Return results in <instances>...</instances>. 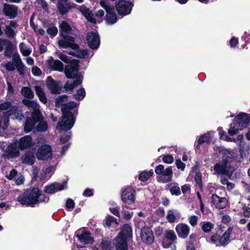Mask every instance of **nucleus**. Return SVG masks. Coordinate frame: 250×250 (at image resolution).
Segmentation results:
<instances>
[{
  "mask_svg": "<svg viewBox=\"0 0 250 250\" xmlns=\"http://www.w3.org/2000/svg\"><path fill=\"white\" fill-rule=\"evenodd\" d=\"M62 115L60 121L58 123L57 128L59 130H67L72 128L75 123V118L70 110H55L54 113H51L50 118L53 122H56L58 117Z\"/></svg>",
  "mask_w": 250,
  "mask_h": 250,
  "instance_id": "nucleus-1",
  "label": "nucleus"
},
{
  "mask_svg": "<svg viewBox=\"0 0 250 250\" xmlns=\"http://www.w3.org/2000/svg\"><path fill=\"white\" fill-rule=\"evenodd\" d=\"M26 119L24 128L26 132L31 131L37 124L36 129L39 131H45L48 128L47 123L42 120L40 110H33L30 116L26 117Z\"/></svg>",
  "mask_w": 250,
  "mask_h": 250,
  "instance_id": "nucleus-2",
  "label": "nucleus"
},
{
  "mask_svg": "<svg viewBox=\"0 0 250 250\" xmlns=\"http://www.w3.org/2000/svg\"><path fill=\"white\" fill-rule=\"evenodd\" d=\"M38 196L39 188H34L31 190L27 189L18 196L17 201L21 205L34 207L38 202Z\"/></svg>",
  "mask_w": 250,
  "mask_h": 250,
  "instance_id": "nucleus-3",
  "label": "nucleus"
},
{
  "mask_svg": "<svg viewBox=\"0 0 250 250\" xmlns=\"http://www.w3.org/2000/svg\"><path fill=\"white\" fill-rule=\"evenodd\" d=\"M155 171L156 174L164 176L160 177L161 182L167 183L172 181L173 171L171 167L165 168L163 165H159L155 167Z\"/></svg>",
  "mask_w": 250,
  "mask_h": 250,
  "instance_id": "nucleus-4",
  "label": "nucleus"
},
{
  "mask_svg": "<svg viewBox=\"0 0 250 250\" xmlns=\"http://www.w3.org/2000/svg\"><path fill=\"white\" fill-rule=\"evenodd\" d=\"M62 39L58 41V44L61 48H70L73 50H78L80 46L76 43L75 38L68 35H62L61 34Z\"/></svg>",
  "mask_w": 250,
  "mask_h": 250,
  "instance_id": "nucleus-5",
  "label": "nucleus"
},
{
  "mask_svg": "<svg viewBox=\"0 0 250 250\" xmlns=\"http://www.w3.org/2000/svg\"><path fill=\"white\" fill-rule=\"evenodd\" d=\"M133 6V3L130 1L119 0L116 2L115 7L119 15L125 16L129 14Z\"/></svg>",
  "mask_w": 250,
  "mask_h": 250,
  "instance_id": "nucleus-6",
  "label": "nucleus"
},
{
  "mask_svg": "<svg viewBox=\"0 0 250 250\" xmlns=\"http://www.w3.org/2000/svg\"><path fill=\"white\" fill-rule=\"evenodd\" d=\"M86 39L87 44L90 48L93 50L97 49L100 45V38L98 32L90 31L87 33Z\"/></svg>",
  "mask_w": 250,
  "mask_h": 250,
  "instance_id": "nucleus-7",
  "label": "nucleus"
},
{
  "mask_svg": "<svg viewBox=\"0 0 250 250\" xmlns=\"http://www.w3.org/2000/svg\"><path fill=\"white\" fill-rule=\"evenodd\" d=\"M231 167L225 161L221 160L217 163L213 167L214 174L218 175H228L231 171Z\"/></svg>",
  "mask_w": 250,
  "mask_h": 250,
  "instance_id": "nucleus-8",
  "label": "nucleus"
},
{
  "mask_svg": "<svg viewBox=\"0 0 250 250\" xmlns=\"http://www.w3.org/2000/svg\"><path fill=\"white\" fill-rule=\"evenodd\" d=\"M52 149L50 146L44 145L40 147L37 152L36 156L38 159L47 160L52 157Z\"/></svg>",
  "mask_w": 250,
  "mask_h": 250,
  "instance_id": "nucleus-9",
  "label": "nucleus"
},
{
  "mask_svg": "<svg viewBox=\"0 0 250 250\" xmlns=\"http://www.w3.org/2000/svg\"><path fill=\"white\" fill-rule=\"evenodd\" d=\"M60 82L53 79L51 76H48L46 81V84L47 88L53 94H59L62 91V86L60 85Z\"/></svg>",
  "mask_w": 250,
  "mask_h": 250,
  "instance_id": "nucleus-10",
  "label": "nucleus"
},
{
  "mask_svg": "<svg viewBox=\"0 0 250 250\" xmlns=\"http://www.w3.org/2000/svg\"><path fill=\"white\" fill-rule=\"evenodd\" d=\"M234 119L240 129L247 128L250 125V115L246 113H240Z\"/></svg>",
  "mask_w": 250,
  "mask_h": 250,
  "instance_id": "nucleus-11",
  "label": "nucleus"
},
{
  "mask_svg": "<svg viewBox=\"0 0 250 250\" xmlns=\"http://www.w3.org/2000/svg\"><path fill=\"white\" fill-rule=\"evenodd\" d=\"M141 238L143 242L150 245L154 242V235L150 228L147 227H143L141 230Z\"/></svg>",
  "mask_w": 250,
  "mask_h": 250,
  "instance_id": "nucleus-12",
  "label": "nucleus"
},
{
  "mask_svg": "<svg viewBox=\"0 0 250 250\" xmlns=\"http://www.w3.org/2000/svg\"><path fill=\"white\" fill-rule=\"evenodd\" d=\"M135 191L131 188L125 189L122 194V199L124 202L127 205L134 203L135 200Z\"/></svg>",
  "mask_w": 250,
  "mask_h": 250,
  "instance_id": "nucleus-13",
  "label": "nucleus"
},
{
  "mask_svg": "<svg viewBox=\"0 0 250 250\" xmlns=\"http://www.w3.org/2000/svg\"><path fill=\"white\" fill-rule=\"evenodd\" d=\"M2 11L6 17L13 19L18 15V7L15 5L6 3L3 4Z\"/></svg>",
  "mask_w": 250,
  "mask_h": 250,
  "instance_id": "nucleus-14",
  "label": "nucleus"
},
{
  "mask_svg": "<svg viewBox=\"0 0 250 250\" xmlns=\"http://www.w3.org/2000/svg\"><path fill=\"white\" fill-rule=\"evenodd\" d=\"M19 148L16 145H9L3 153V156L7 159L13 158L19 155Z\"/></svg>",
  "mask_w": 250,
  "mask_h": 250,
  "instance_id": "nucleus-15",
  "label": "nucleus"
},
{
  "mask_svg": "<svg viewBox=\"0 0 250 250\" xmlns=\"http://www.w3.org/2000/svg\"><path fill=\"white\" fill-rule=\"evenodd\" d=\"M176 232L180 238L186 239L189 233V227L184 223H179L175 227Z\"/></svg>",
  "mask_w": 250,
  "mask_h": 250,
  "instance_id": "nucleus-16",
  "label": "nucleus"
},
{
  "mask_svg": "<svg viewBox=\"0 0 250 250\" xmlns=\"http://www.w3.org/2000/svg\"><path fill=\"white\" fill-rule=\"evenodd\" d=\"M211 199L212 203L219 209L225 208L227 205V200L225 197H220L216 194H212Z\"/></svg>",
  "mask_w": 250,
  "mask_h": 250,
  "instance_id": "nucleus-17",
  "label": "nucleus"
},
{
  "mask_svg": "<svg viewBox=\"0 0 250 250\" xmlns=\"http://www.w3.org/2000/svg\"><path fill=\"white\" fill-rule=\"evenodd\" d=\"M114 11V7L112 8L106 7L105 8L106 15L105 20L107 24H113L117 22L118 19Z\"/></svg>",
  "mask_w": 250,
  "mask_h": 250,
  "instance_id": "nucleus-18",
  "label": "nucleus"
},
{
  "mask_svg": "<svg viewBox=\"0 0 250 250\" xmlns=\"http://www.w3.org/2000/svg\"><path fill=\"white\" fill-rule=\"evenodd\" d=\"M76 236L81 243L89 244L93 242V239L89 232L83 230H78L77 231Z\"/></svg>",
  "mask_w": 250,
  "mask_h": 250,
  "instance_id": "nucleus-19",
  "label": "nucleus"
},
{
  "mask_svg": "<svg viewBox=\"0 0 250 250\" xmlns=\"http://www.w3.org/2000/svg\"><path fill=\"white\" fill-rule=\"evenodd\" d=\"M47 65L49 68L55 71L62 72L63 70V64L59 60H54L52 57L47 61Z\"/></svg>",
  "mask_w": 250,
  "mask_h": 250,
  "instance_id": "nucleus-20",
  "label": "nucleus"
},
{
  "mask_svg": "<svg viewBox=\"0 0 250 250\" xmlns=\"http://www.w3.org/2000/svg\"><path fill=\"white\" fill-rule=\"evenodd\" d=\"M66 188V182L64 181L62 184L55 183L50 186H46L44 188V191L48 193H54L56 191L62 190Z\"/></svg>",
  "mask_w": 250,
  "mask_h": 250,
  "instance_id": "nucleus-21",
  "label": "nucleus"
},
{
  "mask_svg": "<svg viewBox=\"0 0 250 250\" xmlns=\"http://www.w3.org/2000/svg\"><path fill=\"white\" fill-rule=\"evenodd\" d=\"M114 245L116 250H127V240L117 236L114 239Z\"/></svg>",
  "mask_w": 250,
  "mask_h": 250,
  "instance_id": "nucleus-22",
  "label": "nucleus"
},
{
  "mask_svg": "<svg viewBox=\"0 0 250 250\" xmlns=\"http://www.w3.org/2000/svg\"><path fill=\"white\" fill-rule=\"evenodd\" d=\"M220 152L223 155L222 161H225L228 164L233 162L236 158V155L232 151H230L227 149H223Z\"/></svg>",
  "mask_w": 250,
  "mask_h": 250,
  "instance_id": "nucleus-23",
  "label": "nucleus"
},
{
  "mask_svg": "<svg viewBox=\"0 0 250 250\" xmlns=\"http://www.w3.org/2000/svg\"><path fill=\"white\" fill-rule=\"evenodd\" d=\"M19 145L21 150L30 147L33 145L31 137L26 135L21 137L19 140Z\"/></svg>",
  "mask_w": 250,
  "mask_h": 250,
  "instance_id": "nucleus-24",
  "label": "nucleus"
},
{
  "mask_svg": "<svg viewBox=\"0 0 250 250\" xmlns=\"http://www.w3.org/2000/svg\"><path fill=\"white\" fill-rule=\"evenodd\" d=\"M80 11L88 21L92 23H96V20L93 18L92 13L85 6L83 5L81 7Z\"/></svg>",
  "mask_w": 250,
  "mask_h": 250,
  "instance_id": "nucleus-25",
  "label": "nucleus"
},
{
  "mask_svg": "<svg viewBox=\"0 0 250 250\" xmlns=\"http://www.w3.org/2000/svg\"><path fill=\"white\" fill-rule=\"evenodd\" d=\"M132 229L130 226L128 224H125L123 226L121 232L118 236H121L122 238L127 239L131 237Z\"/></svg>",
  "mask_w": 250,
  "mask_h": 250,
  "instance_id": "nucleus-26",
  "label": "nucleus"
},
{
  "mask_svg": "<svg viewBox=\"0 0 250 250\" xmlns=\"http://www.w3.org/2000/svg\"><path fill=\"white\" fill-rule=\"evenodd\" d=\"M72 28L71 25L66 21H62L60 25V35H68L71 33Z\"/></svg>",
  "mask_w": 250,
  "mask_h": 250,
  "instance_id": "nucleus-27",
  "label": "nucleus"
},
{
  "mask_svg": "<svg viewBox=\"0 0 250 250\" xmlns=\"http://www.w3.org/2000/svg\"><path fill=\"white\" fill-rule=\"evenodd\" d=\"M36 95L38 96L40 101L43 104H46L47 99L43 89L39 85L34 87Z\"/></svg>",
  "mask_w": 250,
  "mask_h": 250,
  "instance_id": "nucleus-28",
  "label": "nucleus"
},
{
  "mask_svg": "<svg viewBox=\"0 0 250 250\" xmlns=\"http://www.w3.org/2000/svg\"><path fill=\"white\" fill-rule=\"evenodd\" d=\"M22 163L32 165L35 161V157L32 152H27L25 153L21 158Z\"/></svg>",
  "mask_w": 250,
  "mask_h": 250,
  "instance_id": "nucleus-29",
  "label": "nucleus"
},
{
  "mask_svg": "<svg viewBox=\"0 0 250 250\" xmlns=\"http://www.w3.org/2000/svg\"><path fill=\"white\" fill-rule=\"evenodd\" d=\"M69 97L67 95H62L59 96L55 100V104L56 107H63L64 104H65L66 102L68 100Z\"/></svg>",
  "mask_w": 250,
  "mask_h": 250,
  "instance_id": "nucleus-30",
  "label": "nucleus"
},
{
  "mask_svg": "<svg viewBox=\"0 0 250 250\" xmlns=\"http://www.w3.org/2000/svg\"><path fill=\"white\" fill-rule=\"evenodd\" d=\"M78 72V70L69 65H66L65 66L64 73L67 79L74 78V77H76V74H77L76 73H75V72L77 73Z\"/></svg>",
  "mask_w": 250,
  "mask_h": 250,
  "instance_id": "nucleus-31",
  "label": "nucleus"
},
{
  "mask_svg": "<svg viewBox=\"0 0 250 250\" xmlns=\"http://www.w3.org/2000/svg\"><path fill=\"white\" fill-rule=\"evenodd\" d=\"M232 231V228L229 227L224 232L222 236L221 237H220L219 243L220 245H224L227 243L229 239Z\"/></svg>",
  "mask_w": 250,
  "mask_h": 250,
  "instance_id": "nucleus-32",
  "label": "nucleus"
},
{
  "mask_svg": "<svg viewBox=\"0 0 250 250\" xmlns=\"http://www.w3.org/2000/svg\"><path fill=\"white\" fill-rule=\"evenodd\" d=\"M21 92L22 95L29 99H32L34 96V92L30 87H22Z\"/></svg>",
  "mask_w": 250,
  "mask_h": 250,
  "instance_id": "nucleus-33",
  "label": "nucleus"
},
{
  "mask_svg": "<svg viewBox=\"0 0 250 250\" xmlns=\"http://www.w3.org/2000/svg\"><path fill=\"white\" fill-rule=\"evenodd\" d=\"M57 8L60 13L61 15H64L66 14L72 7L69 4H66V6H65L61 1H59L57 4Z\"/></svg>",
  "mask_w": 250,
  "mask_h": 250,
  "instance_id": "nucleus-34",
  "label": "nucleus"
},
{
  "mask_svg": "<svg viewBox=\"0 0 250 250\" xmlns=\"http://www.w3.org/2000/svg\"><path fill=\"white\" fill-rule=\"evenodd\" d=\"M22 103L28 108H32V109H40V105L36 102L30 100L28 99H24L22 101Z\"/></svg>",
  "mask_w": 250,
  "mask_h": 250,
  "instance_id": "nucleus-35",
  "label": "nucleus"
},
{
  "mask_svg": "<svg viewBox=\"0 0 250 250\" xmlns=\"http://www.w3.org/2000/svg\"><path fill=\"white\" fill-rule=\"evenodd\" d=\"M100 248L102 250H112L111 241L108 238L103 239L100 245Z\"/></svg>",
  "mask_w": 250,
  "mask_h": 250,
  "instance_id": "nucleus-36",
  "label": "nucleus"
},
{
  "mask_svg": "<svg viewBox=\"0 0 250 250\" xmlns=\"http://www.w3.org/2000/svg\"><path fill=\"white\" fill-rule=\"evenodd\" d=\"M14 51V45L10 41H8L4 52V55L7 58H11Z\"/></svg>",
  "mask_w": 250,
  "mask_h": 250,
  "instance_id": "nucleus-37",
  "label": "nucleus"
},
{
  "mask_svg": "<svg viewBox=\"0 0 250 250\" xmlns=\"http://www.w3.org/2000/svg\"><path fill=\"white\" fill-rule=\"evenodd\" d=\"M86 95V92L85 89L83 87H81V88L78 89L77 90L76 93L73 94V98L75 99L81 101L85 97Z\"/></svg>",
  "mask_w": 250,
  "mask_h": 250,
  "instance_id": "nucleus-38",
  "label": "nucleus"
},
{
  "mask_svg": "<svg viewBox=\"0 0 250 250\" xmlns=\"http://www.w3.org/2000/svg\"><path fill=\"white\" fill-rule=\"evenodd\" d=\"M52 167H47L42 169L40 173V178L41 180H44L50 177V173L52 170Z\"/></svg>",
  "mask_w": 250,
  "mask_h": 250,
  "instance_id": "nucleus-39",
  "label": "nucleus"
},
{
  "mask_svg": "<svg viewBox=\"0 0 250 250\" xmlns=\"http://www.w3.org/2000/svg\"><path fill=\"white\" fill-rule=\"evenodd\" d=\"M19 49L22 55L25 57L29 56L31 52V50L27 48L26 44L23 42L20 43Z\"/></svg>",
  "mask_w": 250,
  "mask_h": 250,
  "instance_id": "nucleus-40",
  "label": "nucleus"
},
{
  "mask_svg": "<svg viewBox=\"0 0 250 250\" xmlns=\"http://www.w3.org/2000/svg\"><path fill=\"white\" fill-rule=\"evenodd\" d=\"M210 132H208L201 135L198 140L199 145H201L204 143H209L210 138Z\"/></svg>",
  "mask_w": 250,
  "mask_h": 250,
  "instance_id": "nucleus-41",
  "label": "nucleus"
},
{
  "mask_svg": "<svg viewBox=\"0 0 250 250\" xmlns=\"http://www.w3.org/2000/svg\"><path fill=\"white\" fill-rule=\"evenodd\" d=\"M79 103L77 104L74 101H70L64 104L63 107H62L61 109H73L74 108H78Z\"/></svg>",
  "mask_w": 250,
  "mask_h": 250,
  "instance_id": "nucleus-42",
  "label": "nucleus"
},
{
  "mask_svg": "<svg viewBox=\"0 0 250 250\" xmlns=\"http://www.w3.org/2000/svg\"><path fill=\"white\" fill-rule=\"evenodd\" d=\"M0 109H18V107L12 106L10 102H5L0 104Z\"/></svg>",
  "mask_w": 250,
  "mask_h": 250,
  "instance_id": "nucleus-43",
  "label": "nucleus"
},
{
  "mask_svg": "<svg viewBox=\"0 0 250 250\" xmlns=\"http://www.w3.org/2000/svg\"><path fill=\"white\" fill-rule=\"evenodd\" d=\"M165 237L170 241H174L177 239V236L174 232L172 230H167L165 233Z\"/></svg>",
  "mask_w": 250,
  "mask_h": 250,
  "instance_id": "nucleus-44",
  "label": "nucleus"
},
{
  "mask_svg": "<svg viewBox=\"0 0 250 250\" xmlns=\"http://www.w3.org/2000/svg\"><path fill=\"white\" fill-rule=\"evenodd\" d=\"M153 174L152 171L142 172L139 176V179L142 181H146Z\"/></svg>",
  "mask_w": 250,
  "mask_h": 250,
  "instance_id": "nucleus-45",
  "label": "nucleus"
},
{
  "mask_svg": "<svg viewBox=\"0 0 250 250\" xmlns=\"http://www.w3.org/2000/svg\"><path fill=\"white\" fill-rule=\"evenodd\" d=\"M213 227V225L209 222H204L202 225V229L205 232H208Z\"/></svg>",
  "mask_w": 250,
  "mask_h": 250,
  "instance_id": "nucleus-46",
  "label": "nucleus"
},
{
  "mask_svg": "<svg viewBox=\"0 0 250 250\" xmlns=\"http://www.w3.org/2000/svg\"><path fill=\"white\" fill-rule=\"evenodd\" d=\"M46 32L50 36L51 38L55 37L58 33V29L56 26L49 27L47 28Z\"/></svg>",
  "mask_w": 250,
  "mask_h": 250,
  "instance_id": "nucleus-47",
  "label": "nucleus"
},
{
  "mask_svg": "<svg viewBox=\"0 0 250 250\" xmlns=\"http://www.w3.org/2000/svg\"><path fill=\"white\" fill-rule=\"evenodd\" d=\"M166 218L169 223H173L175 222L176 218L174 214V211L172 210H169L167 211V214Z\"/></svg>",
  "mask_w": 250,
  "mask_h": 250,
  "instance_id": "nucleus-48",
  "label": "nucleus"
},
{
  "mask_svg": "<svg viewBox=\"0 0 250 250\" xmlns=\"http://www.w3.org/2000/svg\"><path fill=\"white\" fill-rule=\"evenodd\" d=\"M194 180H195L197 185L200 188V190L201 191H202L203 187H202V177H201V175L200 173H197L196 174L195 177H194Z\"/></svg>",
  "mask_w": 250,
  "mask_h": 250,
  "instance_id": "nucleus-49",
  "label": "nucleus"
},
{
  "mask_svg": "<svg viewBox=\"0 0 250 250\" xmlns=\"http://www.w3.org/2000/svg\"><path fill=\"white\" fill-rule=\"evenodd\" d=\"M77 51V58L84 59L88 55V51L86 49H80L76 50Z\"/></svg>",
  "mask_w": 250,
  "mask_h": 250,
  "instance_id": "nucleus-50",
  "label": "nucleus"
},
{
  "mask_svg": "<svg viewBox=\"0 0 250 250\" xmlns=\"http://www.w3.org/2000/svg\"><path fill=\"white\" fill-rule=\"evenodd\" d=\"M16 67L20 75H24V68L25 65L22 63V61H20L19 62V64L16 65Z\"/></svg>",
  "mask_w": 250,
  "mask_h": 250,
  "instance_id": "nucleus-51",
  "label": "nucleus"
},
{
  "mask_svg": "<svg viewBox=\"0 0 250 250\" xmlns=\"http://www.w3.org/2000/svg\"><path fill=\"white\" fill-rule=\"evenodd\" d=\"M4 67L8 71H13L15 70L16 65L11 62H8L4 64Z\"/></svg>",
  "mask_w": 250,
  "mask_h": 250,
  "instance_id": "nucleus-52",
  "label": "nucleus"
},
{
  "mask_svg": "<svg viewBox=\"0 0 250 250\" xmlns=\"http://www.w3.org/2000/svg\"><path fill=\"white\" fill-rule=\"evenodd\" d=\"M242 208L244 216L246 217H250V204L248 205V206L243 205Z\"/></svg>",
  "mask_w": 250,
  "mask_h": 250,
  "instance_id": "nucleus-53",
  "label": "nucleus"
},
{
  "mask_svg": "<svg viewBox=\"0 0 250 250\" xmlns=\"http://www.w3.org/2000/svg\"><path fill=\"white\" fill-rule=\"evenodd\" d=\"M4 32L8 37H13L15 35L14 30L10 26H6Z\"/></svg>",
  "mask_w": 250,
  "mask_h": 250,
  "instance_id": "nucleus-54",
  "label": "nucleus"
},
{
  "mask_svg": "<svg viewBox=\"0 0 250 250\" xmlns=\"http://www.w3.org/2000/svg\"><path fill=\"white\" fill-rule=\"evenodd\" d=\"M79 62H80L78 60H70V62L69 63L70 64L68 65L79 71L80 68V66L79 64Z\"/></svg>",
  "mask_w": 250,
  "mask_h": 250,
  "instance_id": "nucleus-55",
  "label": "nucleus"
},
{
  "mask_svg": "<svg viewBox=\"0 0 250 250\" xmlns=\"http://www.w3.org/2000/svg\"><path fill=\"white\" fill-rule=\"evenodd\" d=\"M170 193L173 195L179 196L181 194L180 188L178 186H174L170 189Z\"/></svg>",
  "mask_w": 250,
  "mask_h": 250,
  "instance_id": "nucleus-56",
  "label": "nucleus"
},
{
  "mask_svg": "<svg viewBox=\"0 0 250 250\" xmlns=\"http://www.w3.org/2000/svg\"><path fill=\"white\" fill-rule=\"evenodd\" d=\"M238 129L235 128L233 124L230 125L229 128L228 129V133L231 136H233L237 133Z\"/></svg>",
  "mask_w": 250,
  "mask_h": 250,
  "instance_id": "nucleus-57",
  "label": "nucleus"
},
{
  "mask_svg": "<svg viewBox=\"0 0 250 250\" xmlns=\"http://www.w3.org/2000/svg\"><path fill=\"white\" fill-rule=\"evenodd\" d=\"M32 73L35 76H40L42 72L39 67L37 66H34L32 68Z\"/></svg>",
  "mask_w": 250,
  "mask_h": 250,
  "instance_id": "nucleus-58",
  "label": "nucleus"
},
{
  "mask_svg": "<svg viewBox=\"0 0 250 250\" xmlns=\"http://www.w3.org/2000/svg\"><path fill=\"white\" fill-rule=\"evenodd\" d=\"M59 59L66 63H69L70 62V59L66 55L60 53L58 54Z\"/></svg>",
  "mask_w": 250,
  "mask_h": 250,
  "instance_id": "nucleus-59",
  "label": "nucleus"
},
{
  "mask_svg": "<svg viewBox=\"0 0 250 250\" xmlns=\"http://www.w3.org/2000/svg\"><path fill=\"white\" fill-rule=\"evenodd\" d=\"M198 220V217L195 215L191 216L189 218V223L192 227L196 226Z\"/></svg>",
  "mask_w": 250,
  "mask_h": 250,
  "instance_id": "nucleus-60",
  "label": "nucleus"
},
{
  "mask_svg": "<svg viewBox=\"0 0 250 250\" xmlns=\"http://www.w3.org/2000/svg\"><path fill=\"white\" fill-rule=\"evenodd\" d=\"M105 224L110 227L112 223H116L115 218L112 216H107L105 220Z\"/></svg>",
  "mask_w": 250,
  "mask_h": 250,
  "instance_id": "nucleus-61",
  "label": "nucleus"
},
{
  "mask_svg": "<svg viewBox=\"0 0 250 250\" xmlns=\"http://www.w3.org/2000/svg\"><path fill=\"white\" fill-rule=\"evenodd\" d=\"M74 78H76V80L74 81L73 83H74L75 86L80 85L82 83L83 76L82 75L77 76V75L76 74V77H75Z\"/></svg>",
  "mask_w": 250,
  "mask_h": 250,
  "instance_id": "nucleus-62",
  "label": "nucleus"
},
{
  "mask_svg": "<svg viewBox=\"0 0 250 250\" xmlns=\"http://www.w3.org/2000/svg\"><path fill=\"white\" fill-rule=\"evenodd\" d=\"M163 160L164 162L167 164H171L173 162V158L170 155H167L163 157Z\"/></svg>",
  "mask_w": 250,
  "mask_h": 250,
  "instance_id": "nucleus-63",
  "label": "nucleus"
},
{
  "mask_svg": "<svg viewBox=\"0 0 250 250\" xmlns=\"http://www.w3.org/2000/svg\"><path fill=\"white\" fill-rule=\"evenodd\" d=\"M49 200V198L46 196L40 194V191L39 190V196L38 197V202H47Z\"/></svg>",
  "mask_w": 250,
  "mask_h": 250,
  "instance_id": "nucleus-64",
  "label": "nucleus"
}]
</instances>
